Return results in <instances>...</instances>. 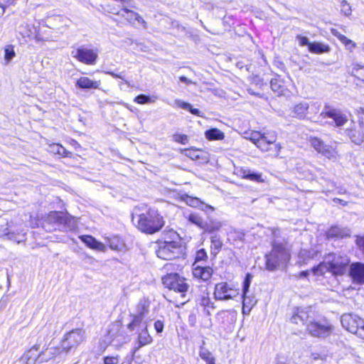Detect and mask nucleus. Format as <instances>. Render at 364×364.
Listing matches in <instances>:
<instances>
[{"label":"nucleus","mask_w":364,"mask_h":364,"mask_svg":"<svg viewBox=\"0 0 364 364\" xmlns=\"http://www.w3.org/2000/svg\"><path fill=\"white\" fill-rule=\"evenodd\" d=\"M316 311L311 306L297 307L292 314L290 321L298 325L305 326L306 331L311 336L316 338H326L333 331V326L325 316L316 317Z\"/></svg>","instance_id":"f257e3e1"},{"label":"nucleus","mask_w":364,"mask_h":364,"mask_svg":"<svg viewBox=\"0 0 364 364\" xmlns=\"http://www.w3.org/2000/svg\"><path fill=\"white\" fill-rule=\"evenodd\" d=\"M132 221L139 232L146 235L159 232L166 224L164 217L159 210L147 204L134 207Z\"/></svg>","instance_id":"f03ea898"},{"label":"nucleus","mask_w":364,"mask_h":364,"mask_svg":"<svg viewBox=\"0 0 364 364\" xmlns=\"http://www.w3.org/2000/svg\"><path fill=\"white\" fill-rule=\"evenodd\" d=\"M186 262L178 259L167 262L163 267L166 273L161 276V282L163 287L169 291L179 293L184 296L189 289L188 279L183 275Z\"/></svg>","instance_id":"7ed1b4c3"},{"label":"nucleus","mask_w":364,"mask_h":364,"mask_svg":"<svg viewBox=\"0 0 364 364\" xmlns=\"http://www.w3.org/2000/svg\"><path fill=\"white\" fill-rule=\"evenodd\" d=\"M248 135L247 139L250 141L255 146L267 156L271 158H278L279 156L282 146L277 141L278 137L275 132L267 131L261 132L251 130L247 132Z\"/></svg>","instance_id":"20e7f679"},{"label":"nucleus","mask_w":364,"mask_h":364,"mask_svg":"<svg viewBox=\"0 0 364 364\" xmlns=\"http://www.w3.org/2000/svg\"><path fill=\"white\" fill-rule=\"evenodd\" d=\"M170 232L171 235L156 240V256L164 260H185V248L178 234L172 231Z\"/></svg>","instance_id":"39448f33"},{"label":"nucleus","mask_w":364,"mask_h":364,"mask_svg":"<svg viewBox=\"0 0 364 364\" xmlns=\"http://www.w3.org/2000/svg\"><path fill=\"white\" fill-rule=\"evenodd\" d=\"M271 250L264 255V269L274 272L282 265L286 266L291 259L290 247L287 242L274 241Z\"/></svg>","instance_id":"423d86ee"},{"label":"nucleus","mask_w":364,"mask_h":364,"mask_svg":"<svg viewBox=\"0 0 364 364\" xmlns=\"http://www.w3.org/2000/svg\"><path fill=\"white\" fill-rule=\"evenodd\" d=\"M85 340L84 332L81 328L72 329L65 333L60 341L58 346L55 347V354L68 353L72 348H76Z\"/></svg>","instance_id":"0eeeda50"},{"label":"nucleus","mask_w":364,"mask_h":364,"mask_svg":"<svg viewBox=\"0 0 364 364\" xmlns=\"http://www.w3.org/2000/svg\"><path fill=\"white\" fill-rule=\"evenodd\" d=\"M186 219L190 223L195 225L199 229L203 230V233L205 234L218 232L223 227L222 223L215 220L212 219L208 223L205 222L202 216L197 213H191L186 217Z\"/></svg>","instance_id":"6e6552de"},{"label":"nucleus","mask_w":364,"mask_h":364,"mask_svg":"<svg viewBox=\"0 0 364 364\" xmlns=\"http://www.w3.org/2000/svg\"><path fill=\"white\" fill-rule=\"evenodd\" d=\"M343 327L351 333L364 339V320L352 314H346L341 316Z\"/></svg>","instance_id":"1a4fd4ad"},{"label":"nucleus","mask_w":364,"mask_h":364,"mask_svg":"<svg viewBox=\"0 0 364 364\" xmlns=\"http://www.w3.org/2000/svg\"><path fill=\"white\" fill-rule=\"evenodd\" d=\"M72 55L82 64L94 65L98 60V50L95 48L80 46L72 52Z\"/></svg>","instance_id":"9d476101"},{"label":"nucleus","mask_w":364,"mask_h":364,"mask_svg":"<svg viewBox=\"0 0 364 364\" xmlns=\"http://www.w3.org/2000/svg\"><path fill=\"white\" fill-rule=\"evenodd\" d=\"M240 294L239 289L226 282L216 283L213 290V298L216 301L233 299Z\"/></svg>","instance_id":"9b49d317"},{"label":"nucleus","mask_w":364,"mask_h":364,"mask_svg":"<svg viewBox=\"0 0 364 364\" xmlns=\"http://www.w3.org/2000/svg\"><path fill=\"white\" fill-rule=\"evenodd\" d=\"M46 221L50 225L69 227L75 223V218L66 210H52L46 215Z\"/></svg>","instance_id":"f8f14e48"},{"label":"nucleus","mask_w":364,"mask_h":364,"mask_svg":"<svg viewBox=\"0 0 364 364\" xmlns=\"http://www.w3.org/2000/svg\"><path fill=\"white\" fill-rule=\"evenodd\" d=\"M180 154L199 164H205L210 160V154L205 149L190 146L179 149Z\"/></svg>","instance_id":"ddd939ff"},{"label":"nucleus","mask_w":364,"mask_h":364,"mask_svg":"<svg viewBox=\"0 0 364 364\" xmlns=\"http://www.w3.org/2000/svg\"><path fill=\"white\" fill-rule=\"evenodd\" d=\"M137 313L131 314V321L127 324L129 331H134L136 328L144 326V318L149 312V305L145 301H140L136 306Z\"/></svg>","instance_id":"4468645a"},{"label":"nucleus","mask_w":364,"mask_h":364,"mask_svg":"<svg viewBox=\"0 0 364 364\" xmlns=\"http://www.w3.org/2000/svg\"><path fill=\"white\" fill-rule=\"evenodd\" d=\"M309 141L311 147H313L318 153L321 154L329 159H335L337 155L336 148L327 145L319 137L310 136Z\"/></svg>","instance_id":"2eb2a0df"},{"label":"nucleus","mask_w":364,"mask_h":364,"mask_svg":"<svg viewBox=\"0 0 364 364\" xmlns=\"http://www.w3.org/2000/svg\"><path fill=\"white\" fill-rule=\"evenodd\" d=\"M350 260L348 258L341 257V260L333 259L327 263L326 270L333 276H342L346 272Z\"/></svg>","instance_id":"dca6fc26"},{"label":"nucleus","mask_w":364,"mask_h":364,"mask_svg":"<svg viewBox=\"0 0 364 364\" xmlns=\"http://www.w3.org/2000/svg\"><path fill=\"white\" fill-rule=\"evenodd\" d=\"M323 117L332 119L336 127H342L348 122L347 117L340 110L326 106L324 110L321 113Z\"/></svg>","instance_id":"f3484780"},{"label":"nucleus","mask_w":364,"mask_h":364,"mask_svg":"<svg viewBox=\"0 0 364 364\" xmlns=\"http://www.w3.org/2000/svg\"><path fill=\"white\" fill-rule=\"evenodd\" d=\"M214 271L210 266H193L192 268V274L195 279L202 282H208L210 281Z\"/></svg>","instance_id":"a211bd4d"},{"label":"nucleus","mask_w":364,"mask_h":364,"mask_svg":"<svg viewBox=\"0 0 364 364\" xmlns=\"http://www.w3.org/2000/svg\"><path fill=\"white\" fill-rule=\"evenodd\" d=\"M136 342V346L132 349V354L136 353L141 348L150 345L153 342V338L149 332L146 323H144V327L137 333Z\"/></svg>","instance_id":"6ab92c4d"},{"label":"nucleus","mask_w":364,"mask_h":364,"mask_svg":"<svg viewBox=\"0 0 364 364\" xmlns=\"http://www.w3.org/2000/svg\"><path fill=\"white\" fill-rule=\"evenodd\" d=\"M79 239L86 245L90 249L105 252L106 250V246L101 242L97 240L91 235H82L79 236Z\"/></svg>","instance_id":"aec40b11"},{"label":"nucleus","mask_w":364,"mask_h":364,"mask_svg":"<svg viewBox=\"0 0 364 364\" xmlns=\"http://www.w3.org/2000/svg\"><path fill=\"white\" fill-rule=\"evenodd\" d=\"M309 109V105L308 102H299L293 106L291 111V116L299 119H305L308 115Z\"/></svg>","instance_id":"412c9836"},{"label":"nucleus","mask_w":364,"mask_h":364,"mask_svg":"<svg viewBox=\"0 0 364 364\" xmlns=\"http://www.w3.org/2000/svg\"><path fill=\"white\" fill-rule=\"evenodd\" d=\"M270 87L277 95H284L287 88L284 80L279 75H275L270 80Z\"/></svg>","instance_id":"4be33fe9"},{"label":"nucleus","mask_w":364,"mask_h":364,"mask_svg":"<svg viewBox=\"0 0 364 364\" xmlns=\"http://www.w3.org/2000/svg\"><path fill=\"white\" fill-rule=\"evenodd\" d=\"M237 175L242 179L249 180L257 183H264V179L262 178L260 173H252L248 168L240 167L237 169Z\"/></svg>","instance_id":"5701e85b"},{"label":"nucleus","mask_w":364,"mask_h":364,"mask_svg":"<svg viewBox=\"0 0 364 364\" xmlns=\"http://www.w3.org/2000/svg\"><path fill=\"white\" fill-rule=\"evenodd\" d=\"M350 276L359 283H364V264L354 262L350 267Z\"/></svg>","instance_id":"b1692460"},{"label":"nucleus","mask_w":364,"mask_h":364,"mask_svg":"<svg viewBox=\"0 0 364 364\" xmlns=\"http://www.w3.org/2000/svg\"><path fill=\"white\" fill-rule=\"evenodd\" d=\"M75 85L80 89H101L100 80H92L88 77H80L77 80Z\"/></svg>","instance_id":"393cba45"},{"label":"nucleus","mask_w":364,"mask_h":364,"mask_svg":"<svg viewBox=\"0 0 364 364\" xmlns=\"http://www.w3.org/2000/svg\"><path fill=\"white\" fill-rule=\"evenodd\" d=\"M49 152L55 156L62 158H73L72 152L68 151L63 145L58 143H53L49 145Z\"/></svg>","instance_id":"a878e982"},{"label":"nucleus","mask_w":364,"mask_h":364,"mask_svg":"<svg viewBox=\"0 0 364 364\" xmlns=\"http://www.w3.org/2000/svg\"><path fill=\"white\" fill-rule=\"evenodd\" d=\"M211 235H212L210 237V254L215 257L223 249V242L220 236L217 235L216 232H214Z\"/></svg>","instance_id":"bb28decb"},{"label":"nucleus","mask_w":364,"mask_h":364,"mask_svg":"<svg viewBox=\"0 0 364 364\" xmlns=\"http://www.w3.org/2000/svg\"><path fill=\"white\" fill-rule=\"evenodd\" d=\"M331 33L333 36L336 37L347 49L352 50L357 47L356 43L349 39L345 35L341 34L336 28H331Z\"/></svg>","instance_id":"cd10ccee"},{"label":"nucleus","mask_w":364,"mask_h":364,"mask_svg":"<svg viewBox=\"0 0 364 364\" xmlns=\"http://www.w3.org/2000/svg\"><path fill=\"white\" fill-rule=\"evenodd\" d=\"M309 51L314 54H323L329 53L331 51V47L327 43L314 41L309 44Z\"/></svg>","instance_id":"c85d7f7f"},{"label":"nucleus","mask_w":364,"mask_h":364,"mask_svg":"<svg viewBox=\"0 0 364 364\" xmlns=\"http://www.w3.org/2000/svg\"><path fill=\"white\" fill-rule=\"evenodd\" d=\"M204 134L208 141L223 140L225 136V133L216 127L207 129Z\"/></svg>","instance_id":"c756f323"},{"label":"nucleus","mask_w":364,"mask_h":364,"mask_svg":"<svg viewBox=\"0 0 364 364\" xmlns=\"http://www.w3.org/2000/svg\"><path fill=\"white\" fill-rule=\"evenodd\" d=\"M252 275L250 273H247L245 276V279L242 283V291L241 294V299L243 304V306L246 305L247 303V293L249 291V288L252 282Z\"/></svg>","instance_id":"7c9ffc66"},{"label":"nucleus","mask_w":364,"mask_h":364,"mask_svg":"<svg viewBox=\"0 0 364 364\" xmlns=\"http://www.w3.org/2000/svg\"><path fill=\"white\" fill-rule=\"evenodd\" d=\"M350 75L364 82V65L355 63L352 64L351 70L349 72Z\"/></svg>","instance_id":"2f4dec72"},{"label":"nucleus","mask_w":364,"mask_h":364,"mask_svg":"<svg viewBox=\"0 0 364 364\" xmlns=\"http://www.w3.org/2000/svg\"><path fill=\"white\" fill-rule=\"evenodd\" d=\"M199 304L207 311L213 310L216 308L215 303L212 301L208 293L200 296L199 299Z\"/></svg>","instance_id":"473e14b6"},{"label":"nucleus","mask_w":364,"mask_h":364,"mask_svg":"<svg viewBox=\"0 0 364 364\" xmlns=\"http://www.w3.org/2000/svg\"><path fill=\"white\" fill-rule=\"evenodd\" d=\"M199 356L206 364H216L215 358L210 351L205 348H200Z\"/></svg>","instance_id":"72a5a7b5"},{"label":"nucleus","mask_w":364,"mask_h":364,"mask_svg":"<svg viewBox=\"0 0 364 364\" xmlns=\"http://www.w3.org/2000/svg\"><path fill=\"white\" fill-rule=\"evenodd\" d=\"M182 200L193 208H198L203 205V202L200 198L187 194L182 196Z\"/></svg>","instance_id":"f704fd0d"},{"label":"nucleus","mask_w":364,"mask_h":364,"mask_svg":"<svg viewBox=\"0 0 364 364\" xmlns=\"http://www.w3.org/2000/svg\"><path fill=\"white\" fill-rule=\"evenodd\" d=\"M122 11L126 13L128 15V21H131L132 20H135L139 23L143 24H146V21L143 19V18L136 12L129 9L127 8L122 9Z\"/></svg>","instance_id":"c9c22d12"},{"label":"nucleus","mask_w":364,"mask_h":364,"mask_svg":"<svg viewBox=\"0 0 364 364\" xmlns=\"http://www.w3.org/2000/svg\"><path fill=\"white\" fill-rule=\"evenodd\" d=\"M250 83L252 86L262 89L266 85V80L259 75H252L250 77Z\"/></svg>","instance_id":"e433bc0d"},{"label":"nucleus","mask_w":364,"mask_h":364,"mask_svg":"<svg viewBox=\"0 0 364 364\" xmlns=\"http://www.w3.org/2000/svg\"><path fill=\"white\" fill-rule=\"evenodd\" d=\"M189 140H190L189 136L186 134L176 132L172 135V141L173 142L179 144H182V145L187 144L188 143Z\"/></svg>","instance_id":"4c0bfd02"},{"label":"nucleus","mask_w":364,"mask_h":364,"mask_svg":"<svg viewBox=\"0 0 364 364\" xmlns=\"http://www.w3.org/2000/svg\"><path fill=\"white\" fill-rule=\"evenodd\" d=\"M208 256L207 254L206 250L204 248H201L196 251V255L194 257V262L193 266H195V264L200 262H206L208 261Z\"/></svg>","instance_id":"58836bf2"},{"label":"nucleus","mask_w":364,"mask_h":364,"mask_svg":"<svg viewBox=\"0 0 364 364\" xmlns=\"http://www.w3.org/2000/svg\"><path fill=\"white\" fill-rule=\"evenodd\" d=\"M179 107L182 109L189 111L191 114H193L196 116H198V117L202 116L201 112L198 109L193 107V106L188 102H181L179 104Z\"/></svg>","instance_id":"ea45409f"},{"label":"nucleus","mask_w":364,"mask_h":364,"mask_svg":"<svg viewBox=\"0 0 364 364\" xmlns=\"http://www.w3.org/2000/svg\"><path fill=\"white\" fill-rule=\"evenodd\" d=\"M134 102L139 105H144L154 102V100L149 96L143 94L136 96L134 99Z\"/></svg>","instance_id":"a19ab883"},{"label":"nucleus","mask_w":364,"mask_h":364,"mask_svg":"<svg viewBox=\"0 0 364 364\" xmlns=\"http://www.w3.org/2000/svg\"><path fill=\"white\" fill-rule=\"evenodd\" d=\"M15 55L14 46L12 45H7L4 48V58L6 62H9Z\"/></svg>","instance_id":"79ce46f5"},{"label":"nucleus","mask_w":364,"mask_h":364,"mask_svg":"<svg viewBox=\"0 0 364 364\" xmlns=\"http://www.w3.org/2000/svg\"><path fill=\"white\" fill-rule=\"evenodd\" d=\"M341 11L346 16L351 15V6L346 0H343L341 2Z\"/></svg>","instance_id":"37998d69"},{"label":"nucleus","mask_w":364,"mask_h":364,"mask_svg":"<svg viewBox=\"0 0 364 364\" xmlns=\"http://www.w3.org/2000/svg\"><path fill=\"white\" fill-rule=\"evenodd\" d=\"M323 267L326 268L327 264L323 262H320L317 266L312 267L311 272L314 275L322 276L325 274V271L323 269Z\"/></svg>","instance_id":"c03bdc74"},{"label":"nucleus","mask_w":364,"mask_h":364,"mask_svg":"<svg viewBox=\"0 0 364 364\" xmlns=\"http://www.w3.org/2000/svg\"><path fill=\"white\" fill-rule=\"evenodd\" d=\"M119 355H106L103 358V364H118Z\"/></svg>","instance_id":"a18cd8bd"},{"label":"nucleus","mask_w":364,"mask_h":364,"mask_svg":"<svg viewBox=\"0 0 364 364\" xmlns=\"http://www.w3.org/2000/svg\"><path fill=\"white\" fill-rule=\"evenodd\" d=\"M356 114L359 117V125L363 128L364 127V107H360L356 110Z\"/></svg>","instance_id":"49530a36"},{"label":"nucleus","mask_w":364,"mask_h":364,"mask_svg":"<svg viewBox=\"0 0 364 364\" xmlns=\"http://www.w3.org/2000/svg\"><path fill=\"white\" fill-rule=\"evenodd\" d=\"M154 327L156 333H161L164 328V322L161 320H156L154 323Z\"/></svg>","instance_id":"de8ad7c7"},{"label":"nucleus","mask_w":364,"mask_h":364,"mask_svg":"<svg viewBox=\"0 0 364 364\" xmlns=\"http://www.w3.org/2000/svg\"><path fill=\"white\" fill-rule=\"evenodd\" d=\"M297 40L299 41V44L301 46H307L308 49L309 48V44L311 43V42H309L308 38L306 36H303L301 35H298L296 36Z\"/></svg>","instance_id":"09e8293b"},{"label":"nucleus","mask_w":364,"mask_h":364,"mask_svg":"<svg viewBox=\"0 0 364 364\" xmlns=\"http://www.w3.org/2000/svg\"><path fill=\"white\" fill-rule=\"evenodd\" d=\"M355 244L364 254V236H358L355 240Z\"/></svg>","instance_id":"8fccbe9b"},{"label":"nucleus","mask_w":364,"mask_h":364,"mask_svg":"<svg viewBox=\"0 0 364 364\" xmlns=\"http://www.w3.org/2000/svg\"><path fill=\"white\" fill-rule=\"evenodd\" d=\"M112 326L115 328L116 333L121 332L122 328H123V322L122 319H118L114 321L112 323Z\"/></svg>","instance_id":"3c124183"},{"label":"nucleus","mask_w":364,"mask_h":364,"mask_svg":"<svg viewBox=\"0 0 364 364\" xmlns=\"http://www.w3.org/2000/svg\"><path fill=\"white\" fill-rule=\"evenodd\" d=\"M327 235L328 237H337L340 235L337 232L336 228H331L327 232Z\"/></svg>","instance_id":"603ef678"},{"label":"nucleus","mask_w":364,"mask_h":364,"mask_svg":"<svg viewBox=\"0 0 364 364\" xmlns=\"http://www.w3.org/2000/svg\"><path fill=\"white\" fill-rule=\"evenodd\" d=\"M106 73L116 79H124V76L122 73H116L113 71H107Z\"/></svg>","instance_id":"864d4df0"},{"label":"nucleus","mask_w":364,"mask_h":364,"mask_svg":"<svg viewBox=\"0 0 364 364\" xmlns=\"http://www.w3.org/2000/svg\"><path fill=\"white\" fill-rule=\"evenodd\" d=\"M179 80L181 82H184L185 84L186 85H191L193 84V81L188 78H187L186 76L184 75H181L179 77Z\"/></svg>","instance_id":"5fc2aeb1"},{"label":"nucleus","mask_w":364,"mask_h":364,"mask_svg":"<svg viewBox=\"0 0 364 364\" xmlns=\"http://www.w3.org/2000/svg\"><path fill=\"white\" fill-rule=\"evenodd\" d=\"M69 144L75 149H81V146L77 141L75 139H70Z\"/></svg>","instance_id":"6e6d98bb"},{"label":"nucleus","mask_w":364,"mask_h":364,"mask_svg":"<svg viewBox=\"0 0 364 364\" xmlns=\"http://www.w3.org/2000/svg\"><path fill=\"white\" fill-rule=\"evenodd\" d=\"M247 91L252 95L260 96V94L259 92H255L254 89L251 87L247 88Z\"/></svg>","instance_id":"4d7b16f0"},{"label":"nucleus","mask_w":364,"mask_h":364,"mask_svg":"<svg viewBox=\"0 0 364 364\" xmlns=\"http://www.w3.org/2000/svg\"><path fill=\"white\" fill-rule=\"evenodd\" d=\"M333 201H334V202L339 203H342L343 205H345V204H346V202H345V203H342V202H343V200H341V199H340V198H334V199H333Z\"/></svg>","instance_id":"13d9d810"},{"label":"nucleus","mask_w":364,"mask_h":364,"mask_svg":"<svg viewBox=\"0 0 364 364\" xmlns=\"http://www.w3.org/2000/svg\"><path fill=\"white\" fill-rule=\"evenodd\" d=\"M300 274L303 277H306L309 274V272L307 271H303L300 273Z\"/></svg>","instance_id":"bf43d9fd"},{"label":"nucleus","mask_w":364,"mask_h":364,"mask_svg":"<svg viewBox=\"0 0 364 364\" xmlns=\"http://www.w3.org/2000/svg\"><path fill=\"white\" fill-rule=\"evenodd\" d=\"M32 348H34L36 350H38L39 348V346L38 345H34L32 346Z\"/></svg>","instance_id":"052dcab7"},{"label":"nucleus","mask_w":364,"mask_h":364,"mask_svg":"<svg viewBox=\"0 0 364 364\" xmlns=\"http://www.w3.org/2000/svg\"><path fill=\"white\" fill-rule=\"evenodd\" d=\"M275 364H287L286 362L278 360Z\"/></svg>","instance_id":"680f3d73"},{"label":"nucleus","mask_w":364,"mask_h":364,"mask_svg":"<svg viewBox=\"0 0 364 364\" xmlns=\"http://www.w3.org/2000/svg\"><path fill=\"white\" fill-rule=\"evenodd\" d=\"M208 208L211 209V210H213V208L211 205H208Z\"/></svg>","instance_id":"e2e57ef3"},{"label":"nucleus","mask_w":364,"mask_h":364,"mask_svg":"<svg viewBox=\"0 0 364 364\" xmlns=\"http://www.w3.org/2000/svg\"><path fill=\"white\" fill-rule=\"evenodd\" d=\"M116 14L117 15H120V12L119 11V12L116 13Z\"/></svg>","instance_id":"0e129e2a"}]
</instances>
